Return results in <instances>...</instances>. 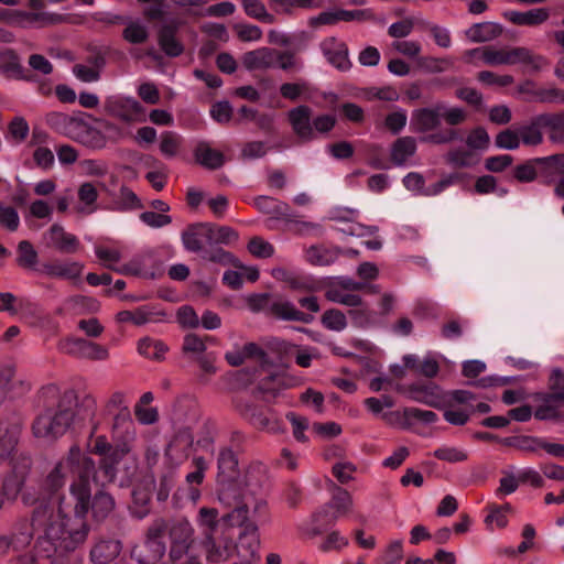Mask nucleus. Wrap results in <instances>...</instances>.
I'll return each mask as SVG.
<instances>
[{
    "label": "nucleus",
    "mask_w": 564,
    "mask_h": 564,
    "mask_svg": "<svg viewBox=\"0 0 564 564\" xmlns=\"http://www.w3.org/2000/svg\"><path fill=\"white\" fill-rule=\"evenodd\" d=\"M408 393L411 400L431 408L442 409L446 403V393L434 382L411 383L408 386Z\"/></svg>",
    "instance_id": "nucleus-16"
},
{
    "label": "nucleus",
    "mask_w": 564,
    "mask_h": 564,
    "mask_svg": "<svg viewBox=\"0 0 564 564\" xmlns=\"http://www.w3.org/2000/svg\"><path fill=\"white\" fill-rule=\"evenodd\" d=\"M242 64L248 70L267 69L275 66V51L261 47L247 52L242 56Z\"/></svg>",
    "instance_id": "nucleus-29"
},
{
    "label": "nucleus",
    "mask_w": 564,
    "mask_h": 564,
    "mask_svg": "<svg viewBox=\"0 0 564 564\" xmlns=\"http://www.w3.org/2000/svg\"><path fill=\"white\" fill-rule=\"evenodd\" d=\"M488 514L485 518V523L492 530L494 525L498 529H503L508 524L507 514L512 512V507L510 503L505 505H496L489 503L486 507Z\"/></svg>",
    "instance_id": "nucleus-40"
},
{
    "label": "nucleus",
    "mask_w": 564,
    "mask_h": 564,
    "mask_svg": "<svg viewBox=\"0 0 564 564\" xmlns=\"http://www.w3.org/2000/svg\"><path fill=\"white\" fill-rule=\"evenodd\" d=\"M276 348L281 352L291 354L293 349H296L295 352V362L297 366L302 368H308L312 365V360L317 357L316 348L313 347H304L300 348L297 345L292 344L286 340H281L276 343Z\"/></svg>",
    "instance_id": "nucleus-37"
},
{
    "label": "nucleus",
    "mask_w": 564,
    "mask_h": 564,
    "mask_svg": "<svg viewBox=\"0 0 564 564\" xmlns=\"http://www.w3.org/2000/svg\"><path fill=\"white\" fill-rule=\"evenodd\" d=\"M22 426L8 419L0 420V464L9 460V470L2 482V496L13 499L22 489L31 470L32 459L29 454L19 452L18 444Z\"/></svg>",
    "instance_id": "nucleus-5"
},
{
    "label": "nucleus",
    "mask_w": 564,
    "mask_h": 564,
    "mask_svg": "<svg viewBox=\"0 0 564 564\" xmlns=\"http://www.w3.org/2000/svg\"><path fill=\"white\" fill-rule=\"evenodd\" d=\"M116 509V500L108 491L100 489L89 498V508L93 519L102 522L109 518Z\"/></svg>",
    "instance_id": "nucleus-26"
},
{
    "label": "nucleus",
    "mask_w": 564,
    "mask_h": 564,
    "mask_svg": "<svg viewBox=\"0 0 564 564\" xmlns=\"http://www.w3.org/2000/svg\"><path fill=\"white\" fill-rule=\"evenodd\" d=\"M445 161L454 167H470L476 163L474 153L463 148L448 151Z\"/></svg>",
    "instance_id": "nucleus-52"
},
{
    "label": "nucleus",
    "mask_w": 564,
    "mask_h": 564,
    "mask_svg": "<svg viewBox=\"0 0 564 564\" xmlns=\"http://www.w3.org/2000/svg\"><path fill=\"white\" fill-rule=\"evenodd\" d=\"M329 482L332 498L314 514L317 533H321L327 525H334L339 517L349 513L354 507V500L348 490L332 480Z\"/></svg>",
    "instance_id": "nucleus-8"
},
{
    "label": "nucleus",
    "mask_w": 564,
    "mask_h": 564,
    "mask_svg": "<svg viewBox=\"0 0 564 564\" xmlns=\"http://www.w3.org/2000/svg\"><path fill=\"white\" fill-rule=\"evenodd\" d=\"M202 257L207 261L221 265H234L235 268H241V264L237 258L231 252L220 247L204 251Z\"/></svg>",
    "instance_id": "nucleus-55"
},
{
    "label": "nucleus",
    "mask_w": 564,
    "mask_h": 564,
    "mask_svg": "<svg viewBox=\"0 0 564 564\" xmlns=\"http://www.w3.org/2000/svg\"><path fill=\"white\" fill-rule=\"evenodd\" d=\"M122 550V543L118 539L100 538L93 545L89 557L95 564H109L116 560Z\"/></svg>",
    "instance_id": "nucleus-23"
},
{
    "label": "nucleus",
    "mask_w": 564,
    "mask_h": 564,
    "mask_svg": "<svg viewBox=\"0 0 564 564\" xmlns=\"http://www.w3.org/2000/svg\"><path fill=\"white\" fill-rule=\"evenodd\" d=\"M218 516L219 513L216 508L202 507L199 509L197 523L204 530L205 538L207 534L218 533Z\"/></svg>",
    "instance_id": "nucleus-49"
},
{
    "label": "nucleus",
    "mask_w": 564,
    "mask_h": 564,
    "mask_svg": "<svg viewBox=\"0 0 564 564\" xmlns=\"http://www.w3.org/2000/svg\"><path fill=\"white\" fill-rule=\"evenodd\" d=\"M141 207V202L137 194L128 186L122 185L119 189V197L115 200V209L123 212Z\"/></svg>",
    "instance_id": "nucleus-56"
},
{
    "label": "nucleus",
    "mask_w": 564,
    "mask_h": 564,
    "mask_svg": "<svg viewBox=\"0 0 564 564\" xmlns=\"http://www.w3.org/2000/svg\"><path fill=\"white\" fill-rule=\"evenodd\" d=\"M541 121V115H539L532 118L530 122L517 128L520 135V144L523 143L524 145L535 147L542 143L543 123Z\"/></svg>",
    "instance_id": "nucleus-34"
},
{
    "label": "nucleus",
    "mask_w": 564,
    "mask_h": 564,
    "mask_svg": "<svg viewBox=\"0 0 564 564\" xmlns=\"http://www.w3.org/2000/svg\"><path fill=\"white\" fill-rule=\"evenodd\" d=\"M322 324L329 330L340 332L346 328L347 319L343 312L330 308L324 312Z\"/></svg>",
    "instance_id": "nucleus-59"
},
{
    "label": "nucleus",
    "mask_w": 564,
    "mask_h": 564,
    "mask_svg": "<svg viewBox=\"0 0 564 564\" xmlns=\"http://www.w3.org/2000/svg\"><path fill=\"white\" fill-rule=\"evenodd\" d=\"M169 538L170 550L169 558L173 563H177L184 556L188 555L195 538L192 524L185 519L170 520L165 519Z\"/></svg>",
    "instance_id": "nucleus-10"
},
{
    "label": "nucleus",
    "mask_w": 564,
    "mask_h": 564,
    "mask_svg": "<svg viewBox=\"0 0 564 564\" xmlns=\"http://www.w3.org/2000/svg\"><path fill=\"white\" fill-rule=\"evenodd\" d=\"M433 456L451 464L462 463L468 459V454L460 448L442 446L433 452Z\"/></svg>",
    "instance_id": "nucleus-60"
},
{
    "label": "nucleus",
    "mask_w": 564,
    "mask_h": 564,
    "mask_svg": "<svg viewBox=\"0 0 564 564\" xmlns=\"http://www.w3.org/2000/svg\"><path fill=\"white\" fill-rule=\"evenodd\" d=\"M182 144V138L173 132L165 131L161 134L160 151L166 158H174Z\"/></svg>",
    "instance_id": "nucleus-57"
},
{
    "label": "nucleus",
    "mask_w": 564,
    "mask_h": 564,
    "mask_svg": "<svg viewBox=\"0 0 564 564\" xmlns=\"http://www.w3.org/2000/svg\"><path fill=\"white\" fill-rule=\"evenodd\" d=\"M113 437L122 438L129 443L134 436V424L128 406H122L115 415L112 423Z\"/></svg>",
    "instance_id": "nucleus-33"
},
{
    "label": "nucleus",
    "mask_w": 564,
    "mask_h": 564,
    "mask_svg": "<svg viewBox=\"0 0 564 564\" xmlns=\"http://www.w3.org/2000/svg\"><path fill=\"white\" fill-rule=\"evenodd\" d=\"M248 251L256 258L267 259L274 254V247L261 237H253L248 242Z\"/></svg>",
    "instance_id": "nucleus-61"
},
{
    "label": "nucleus",
    "mask_w": 564,
    "mask_h": 564,
    "mask_svg": "<svg viewBox=\"0 0 564 564\" xmlns=\"http://www.w3.org/2000/svg\"><path fill=\"white\" fill-rule=\"evenodd\" d=\"M239 414L252 426L273 434L285 431L282 420L271 410L249 401H239L236 405Z\"/></svg>",
    "instance_id": "nucleus-12"
},
{
    "label": "nucleus",
    "mask_w": 564,
    "mask_h": 564,
    "mask_svg": "<svg viewBox=\"0 0 564 564\" xmlns=\"http://www.w3.org/2000/svg\"><path fill=\"white\" fill-rule=\"evenodd\" d=\"M177 31L176 23H165L158 31V44L169 57H177L184 52V45L176 36Z\"/></svg>",
    "instance_id": "nucleus-24"
},
{
    "label": "nucleus",
    "mask_w": 564,
    "mask_h": 564,
    "mask_svg": "<svg viewBox=\"0 0 564 564\" xmlns=\"http://www.w3.org/2000/svg\"><path fill=\"white\" fill-rule=\"evenodd\" d=\"M184 248L194 253H204L206 245L212 246V223L189 225L182 232Z\"/></svg>",
    "instance_id": "nucleus-17"
},
{
    "label": "nucleus",
    "mask_w": 564,
    "mask_h": 564,
    "mask_svg": "<svg viewBox=\"0 0 564 564\" xmlns=\"http://www.w3.org/2000/svg\"><path fill=\"white\" fill-rule=\"evenodd\" d=\"M17 263L21 268L33 269L39 260V254L29 240H22L18 245Z\"/></svg>",
    "instance_id": "nucleus-53"
},
{
    "label": "nucleus",
    "mask_w": 564,
    "mask_h": 564,
    "mask_svg": "<svg viewBox=\"0 0 564 564\" xmlns=\"http://www.w3.org/2000/svg\"><path fill=\"white\" fill-rule=\"evenodd\" d=\"M495 144L499 149L516 150L520 147V135L517 129L500 131L495 138Z\"/></svg>",
    "instance_id": "nucleus-64"
},
{
    "label": "nucleus",
    "mask_w": 564,
    "mask_h": 564,
    "mask_svg": "<svg viewBox=\"0 0 564 564\" xmlns=\"http://www.w3.org/2000/svg\"><path fill=\"white\" fill-rule=\"evenodd\" d=\"M403 558L402 540H395L388 544L383 554L378 558L379 564H400Z\"/></svg>",
    "instance_id": "nucleus-63"
},
{
    "label": "nucleus",
    "mask_w": 564,
    "mask_h": 564,
    "mask_svg": "<svg viewBox=\"0 0 564 564\" xmlns=\"http://www.w3.org/2000/svg\"><path fill=\"white\" fill-rule=\"evenodd\" d=\"M169 347L165 343L160 339L151 337L141 338L138 341V351L145 358L155 361H162L165 358Z\"/></svg>",
    "instance_id": "nucleus-38"
},
{
    "label": "nucleus",
    "mask_w": 564,
    "mask_h": 564,
    "mask_svg": "<svg viewBox=\"0 0 564 564\" xmlns=\"http://www.w3.org/2000/svg\"><path fill=\"white\" fill-rule=\"evenodd\" d=\"M53 519V507L46 500H41L32 512V518L19 520L9 535L0 536V556L7 555L10 551L20 552L26 549L34 536L37 528H47ZM45 535V532L42 536Z\"/></svg>",
    "instance_id": "nucleus-6"
},
{
    "label": "nucleus",
    "mask_w": 564,
    "mask_h": 564,
    "mask_svg": "<svg viewBox=\"0 0 564 564\" xmlns=\"http://www.w3.org/2000/svg\"><path fill=\"white\" fill-rule=\"evenodd\" d=\"M45 123L57 133L82 143L86 142L89 134L96 133V130L85 121L84 112L67 115L52 111L45 116Z\"/></svg>",
    "instance_id": "nucleus-9"
},
{
    "label": "nucleus",
    "mask_w": 564,
    "mask_h": 564,
    "mask_svg": "<svg viewBox=\"0 0 564 564\" xmlns=\"http://www.w3.org/2000/svg\"><path fill=\"white\" fill-rule=\"evenodd\" d=\"M336 249L312 246L306 251V259L313 265H330L338 259Z\"/></svg>",
    "instance_id": "nucleus-43"
},
{
    "label": "nucleus",
    "mask_w": 564,
    "mask_h": 564,
    "mask_svg": "<svg viewBox=\"0 0 564 564\" xmlns=\"http://www.w3.org/2000/svg\"><path fill=\"white\" fill-rule=\"evenodd\" d=\"M416 152V140L413 137H401L391 147V160L394 165L402 166Z\"/></svg>",
    "instance_id": "nucleus-32"
},
{
    "label": "nucleus",
    "mask_w": 564,
    "mask_h": 564,
    "mask_svg": "<svg viewBox=\"0 0 564 564\" xmlns=\"http://www.w3.org/2000/svg\"><path fill=\"white\" fill-rule=\"evenodd\" d=\"M321 50L327 62L337 69L345 72L351 66L348 57V47L345 42L337 37H326L321 42Z\"/></svg>",
    "instance_id": "nucleus-20"
},
{
    "label": "nucleus",
    "mask_w": 564,
    "mask_h": 564,
    "mask_svg": "<svg viewBox=\"0 0 564 564\" xmlns=\"http://www.w3.org/2000/svg\"><path fill=\"white\" fill-rule=\"evenodd\" d=\"M220 503L230 509L223 517V520L231 527L242 529L238 536V543L235 545L239 562H250L257 564L260 561L259 547L260 535L258 523L267 520V502L256 496H239L235 489L228 487L220 494Z\"/></svg>",
    "instance_id": "nucleus-3"
},
{
    "label": "nucleus",
    "mask_w": 564,
    "mask_h": 564,
    "mask_svg": "<svg viewBox=\"0 0 564 564\" xmlns=\"http://www.w3.org/2000/svg\"><path fill=\"white\" fill-rule=\"evenodd\" d=\"M239 239V234L232 227L218 226L212 223V246L231 245Z\"/></svg>",
    "instance_id": "nucleus-54"
},
{
    "label": "nucleus",
    "mask_w": 564,
    "mask_h": 564,
    "mask_svg": "<svg viewBox=\"0 0 564 564\" xmlns=\"http://www.w3.org/2000/svg\"><path fill=\"white\" fill-rule=\"evenodd\" d=\"M207 560L212 563L226 562L235 549L232 534L229 531L207 534L204 541Z\"/></svg>",
    "instance_id": "nucleus-15"
},
{
    "label": "nucleus",
    "mask_w": 564,
    "mask_h": 564,
    "mask_svg": "<svg viewBox=\"0 0 564 564\" xmlns=\"http://www.w3.org/2000/svg\"><path fill=\"white\" fill-rule=\"evenodd\" d=\"M84 265L79 262H55L42 264L40 272L50 278L77 279L83 272Z\"/></svg>",
    "instance_id": "nucleus-30"
},
{
    "label": "nucleus",
    "mask_w": 564,
    "mask_h": 564,
    "mask_svg": "<svg viewBox=\"0 0 564 564\" xmlns=\"http://www.w3.org/2000/svg\"><path fill=\"white\" fill-rule=\"evenodd\" d=\"M240 3L249 18L267 24H273L275 22V17L268 12L261 0H240Z\"/></svg>",
    "instance_id": "nucleus-41"
},
{
    "label": "nucleus",
    "mask_w": 564,
    "mask_h": 564,
    "mask_svg": "<svg viewBox=\"0 0 564 564\" xmlns=\"http://www.w3.org/2000/svg\"><path fill=\"white\" fill-rule=\"evenodd\" d=\"M270 314L282 321H294L310 324L314 316L310 313L299 311L290 301L276 300L270 304Z\"/></svg>",
    "instance_id": "nucleus-27"
},
{
    "label": "nucleus",
    "mask_w": 564,
    "mask_h": 564,
    "mask_svg": "<svg viewBox=\"0 0 564 564\" xmlns=\"http://www.w3.org/2000/svg\"><path fill=\"white\" fill-rule=\"evenodd\" d=\"M237 454L230 447H221L217 457L218 465V490L217 497L220 501V494L223 489L229 488L238 491L239 496H254L250 490L241 487L236 478L239 475Z\"/></svg>",
    "instance_id": "nucleus-11"
},
{
    "label": "nucleus",
    "mask_w": 564,
    "mask_h": 564,
    "mask_svg": "<svg viewBox=\"0 0 564 564\" xmlns=\"http://www.w3.org/2000/svg\"><path fill=\"white\" fill-rule=\"evenodd\" d=\"M30 133V126L25 118L21 116L14 117L8 124L7 139L14 144L24 142Z\"/></svg>",
    "instance_id": "nucleus-50"
},
{
    "label": "nucleus",
    "mask_w": 564,
    "mask_h": 564,
    "mask_svg": "<svg viewBox=\"0 0 564 564\" xmlns=\"http://www.w3.org/2000/svg\"><path fill=\"white\" fill-rule=\"evenodd\" d=\"M254 207L262 214L269 215L273 220H283L285 223H296V214L284 202L271 196H258L253 199Z\"/></svg>",
    "instance_id": "nucleus-18"
},
{
    "label": "nucleus",
    "mask_w": 564,
    "mask_h": 564,
    "mask_svg": "<svg viewBox=\"0 0 564 564\" xmlns=\"http://www.w3.org/2000/svg\"><path fill=\"white\" fill-rule=\"evenodd\" d=\"M467 118L468 113L464 108L436 102L431 107L413 110L410 126L415 133H427L437 130L444 121L449 128L430 133L422 138V141L433 144H447L463 140L462 133L454 127L463 124Z\"/></svg>",
    "instance_id": "nucleus-4"
},
{
    "label": "nucleus",
    "mask_w": 564,
    "mask_h": 564,
    "mask_svg": "<svg viewBox=\"0 0 564 564\" xmlns=\"http://www.w3.org/2000/svg\"><path fill=\"white\" fill-rule=\"evenodd\" d=\"M543 440L542 437L532 435H517L505 437L501 443L520 452L534 454L542 449Z\"/></svg>",
    "instance_id": "nucleus-35"
},
{
    "label": "nucleus",
    "mask_w": 564,
    "mask_h": 564,
    "mask_svg": "<svg viewBox=\"0 0 564 564\" xmlns=\"http://www.w3.org/2000/svg\"><path fill=\"white\" fill-rule=\"evenodd\" d=\"M74 475L69 486L72 497L75 499L74 516L65 514L62 509L57 514L53 513L45 529V535L40 539L39 547L52 553L56 547L76 550L88 536L90 527L86 516L89 508L90 481L99 482L94 459L82 453L78 445L69 447L67 455L62 458L46 475L42 482V489L48 495L57 494L66 484L67 474Z\"/></svg>",
    "instance_id": "nucleus-1"
},
{
    "label": "nucleus",
    "mask_w": 564,
    "mask_h": 564,
    "mask_svg": "<svg viewBox=\"0 0 564 564\" xmlns=\"http://www.w3.org/2000/svg\"><path fill=\"white\" fill-rule=\"evenodd\" d=\"M549 392L545 394L550 395L560 404H564V372L560 369H554L549 380Z\"/></svg>",
    "instance_id": "nucleus-58"
},
{
    "label": "nucleus",
    "mask_w": 564,
    "mask_h": 564,
    "mask_svg": "<svg viewBox=\"0 0 564 564\" xmlns=\"http://www.w3.org/2000/svg\"><path fill=\"white\" fill-rule=\"evenodd\" d=\"M505 18L520 26H538L546 22L550 18V9L547 8H533L528 11H507L503 13Z\"/></svg>",
    "instance_id": "nucleus-25"
},
{
    "label": "nucleus",
    "mask_w": 564,
    "mask_h": 564,
    "mask_svg": "<svg viewBox=\"0 0 564 564\" xmlns=\"http://www.w3.org/2000/svg\"><path fill=\"white\" fill-rule=\"evenodd\" d=\"M165 518H155L144 532L141 545L132 550V556L139 564H158L166 553L165 536L167 533Z\"/></svg>",
    "instance_id": "nucleus-7"
},
{
    "label": "nucleus",
    "mask_w": 564,
    "mask_h": 564,
    "mask_svg": "<svg viewBox=\"0 0 564 564\" xmlns=\"http://www.w3.org/2000/svg\"><path fill=\"white\" fill-rule=\"evenodd\" d=\"M502 33L500 24L495 22L475 23L466 30V37L473 43H484L491 41Z\"/></svg>",
    "instance_id": "nucleus-31"
},
{
    "label": "nucleus",
    "mask_w": 564,
    "mask_h": 564,
    "mask_svg": "<svg viewBox=\"0 0 564 564\" xmlns=\"http://www.w3.org/2000/svg\"><path fill=\"white\" fill-rule=\"evenodd\" d=\"M269 6L276 14L291 15L296 9H315L321 3L317 0H269Z\"/></svg>",
    "instance_id": "nucleus-39"
},
{
    "label": "nucleus",
    "mask_w": 564,
    "mask_h": 564,
    "mask_svg": "<svg viewBox=\"0 0 564 564\" xmlns=\"http://www.w3.org/2000/svg\"><path fill=\"white\" fill-rule=\"evenodd\" d=\"M43 536H39L35 543V552L36 554L29 553L24 555H20L17 560V564H48L53 557L59 553L65 554L67 552H72L73 550H64L62 547H56L52 553H47L44 550L39 547L40 539Z\"/></svg>",
    "instance_id": "nucleus-42"
},
{
    "label": "nucleus",
    "mask_w": 564,
    "mask_h": 564,
    "mask_svg": "<svg viewBox=\"0 0 564 564\" xmlns=\"http://www.w3.org/2000/svg\"><path fill=\"white\" fill-rule=\"evenodd\" d=\"M44 238L48 247H53L62 253H75L80 245L78 238L67 232L59 224L52 225Z\"/></svg>",
    "instance_id": "nucleus-21"
},
{
    "label": "nucleus",
    "mask_w": 564,
    "mask_h": 564,
    "mask_svg": "<svg viewBox=\"0 0 564 564\" xmlns=\"http://www.w3.org/2000/svg\"><path fill=\"white\" fill-rule=\"evenodd\" d=\"M541 171L547 175L564 173V154H553L544 158H536Z\"/></svg>",
    "instance_id": "nucleus-62"
},
{
    "label": "nucleus",
    "mask_w": 564,
    "mask_h": 564,
    "mask_svg": "<svg viewBox=\"0 0 564 564\" xmlns=\"http://www.w3.org/2000/svg\"><path fill=\"white\" fill-rule=\"evenodd\" d=\"M0 72L9 78L24 82H34L35 76L30 74L21 64L19 56L11 48L0 51Z\"/></svg>",
    "instance_id": "nucleus-22"
},
{
    "label": "nucleus",
    "mask_w": 564,
    "mask_h": 564,
    "mask_svg": "<svg viewBox=\"0 0 564 564\" xmlns=\"http://www.w3.org/2000/svg\"><path fill=\"white\" fill-rule=\"evenodd\" d=\"M148 26L141 21H129L122 31V37L130 44H143L149 39Z\"/></svg>",
    "instance_id": "nucleus-46"
},
{
    "label": "nucleus",
    "mask_w": 564,
    "mask_h": 564,
    "mask_svg": "<svg viewBox=\"0 0 564 564\" xmlns=\"http://www.w3.org/2000/svg\"><path fill=\"white\" fill-rule=\"evenodd\" d=\"M540 404L534 411V417L539 421H556L561 417L560 408L564 404L557 403L554 399L545 393L538 394Z\"/></svg>",
    "instance_id": "nucleus-36"
},
{
    "label": "nucleus",
    "mask_w": 564,
    "mask_h": 564,
    "mask_svg": "<svg viewBox=\"0 0 564 564\" xmlns=\"http://www.w3.org/2000/svg\"><path fill=\"white\" fill-rule=\"evenodd\" d=\"M541 119L543 128L549 130L553 142L564 141V115L543 113Z\"/></svg>",
    "instance_id": "nucleus-47"
},
{
    "label": "nucleus",
    "mask_w": 564,
    "mask_h": 564,
    "mask_svg": "<svg viewBox=\"0 0 564 564\" xmlns=\"http://www.w3.org/2000/svg\"><path fill=\"white\" fill-rule=\"evenodd\" d=\"M131 451L127 441H119L115 444L113 451L104 455L96 467L99 482L97 485L105 486L113 482L117 478L118 465L124 456Z\"/></svg>",
    "instance_id": "nucleus-14"
},
{
    "label": "nucleus",
    "mask_w": 564,
    "mask_h": 564,
    "mask_svg": "<svg viewBox=\"0 0 564 564\" xmlns=\"http://www.w3.org/2000/svg\"><path fill=\"white\" fill-rule=\"evenodd\" d=\"M482 62L490 66L514 65L513 48L503 50V48H495L492 46H485Z\"/></svg>",
    "instance_id": "nucleus-45"
},
{
    "label": "nucleus",
    "mask_w": 564,
    "mask_h": 564,
    "mask_svg": "<svg viewBox=\"0 0 564 564\" xmlns=\"http://www.w3.org/2000/svg\"><path fill=\"white\" fill-rule=\"evenodd\" d=\"M138 262V267L142 270L144 278L154 279L161 271L162 263L158 260L153 251H145L134 257Z\"/></svg>",
    "instance_id": "nucleus-48"
},
{
    "label": "nucleus",
    "mask_w": 564,
    "mask_h": 564,
    "mask_svg": "<svg viewBox=\"0 0 564 564\" xmlns=\"http://www.w3.org/2000/svg\"><path fill=\"white\" fill-rule=\"evenodd\" d=\"M312 115V108L306 105H300L288 112V120L293 132L299 139L305 142L314 140Z\"/></svg>",
    "instance_id": "nucleus-19"
},
{
    "label": "nucleus",
    "mask_w": 564,
    "mask_h": 564,
    "mask_svg": "<svg viewBox=\"0 0 564 564\" xmlns=\"http://www.w3.org/2000/svg\"><path fill=\"white\" fill-rule=\"evenodd\" d=\"M104 111L108 116L117 118L122 122L131 123L140 120L144 109L133 97L112 95L105 99Z\"/></svg>",
    "instance_id": "nucleus-13"
},
{
    "label": "nucleus",
    "mask_w": 564,
    "mask_h": 564,
    "mask_svg": "<svg viewBox=\"0 0 564 564\" xmlns=\"http://www.w3.org/2000/svg\"><path fill=\"white\" fill-rule=\"evenodd\" d=\"M539 173L544 172L541 171L536 159H533L517 165L513 170V177L521 183H530L536 180Z\"/></svg>",
    "instance_id": "nucleus-51"
},
{
    "label": "nucleus",
    "mask_w": 564,
    "mask_h": 564,
    "mask_svg": "<svg viewBox=\"0 0 564 564\" xmlns=\"http://www.w3.org/2000/svg\"><path fill=\"white\" fill-rule=\"evenodd\" d=\"M193 154L196 163L207 170H218L225 164L223 152L213 149L206 141L198 142Z\"/></svg>",
    "instance_id": "nucleus-28"
},
{
    "label": "nucleus",
    "mask_w": 564,
    "mask_h": 564,
    "mask_svg": "<svg viewBox=\"0 0 564 564\" xmlns=\"http://www.w3.org/2000/svg\"><path fill=\"white\" fill-rule=\"evenodd\" d=\"M514 64H524L532 70H540L547 65V59L525 47H514Z\"/></svg>",
    "instance_id": "nucleus-44"
},
{
    "label": "nucleus",
    "mask_w": 564,
    "mask_h": 564,
    "mask_svg": "<svg viewBox=\"0 0 564 564\" xmlns=\"http://www.w3.org/2000/svg\"><path fill=\"white\" fill-rule=\"evenodd\" d=\"M37 402L43 411L34 419L32 432L35 437L57 438L66 433L77 415L79 420H93L97 401L86 394L77 404V394L74 390L61 391L55 383L42 387L37 392Z\"/></svg>",
    "instance_id": "nucleus-2"
}]
</instances>
